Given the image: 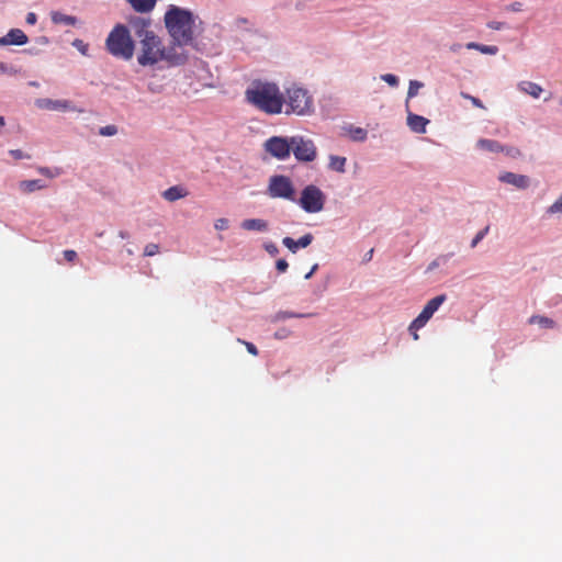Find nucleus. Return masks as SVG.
Masks as SVG:
<instances>
[{"instance_id": "nucleus-30", "label": "nucleus", "mask_w": 562, "mask_h": 562, "mask_svg": "<svg viewBox=\"0 0 562 562\" xmlns=\"http://www.w3.org/2000/svg\"><path fill=\"white\" fill-rule=\"evenodd\" d=\"M117 133L115 125H106L100 128L99 134L102 136H113Z\"/></svg>"}, {"instance_id": "nucleus-10", "label": "nucleus", "mask_w": 562, "mask_h": 562, "mask_svg": "<svg viewBox=\"0 0 562 562\" xmlns=\"http://www.w3.org/2000/svg\"><path fill=\"white\" fill-rule=\"evenodd\" d=\"M265 149L277 159L284 160L289 158L291 154V137L289 139L280 136L270 137L265 143Z\"/></svg>"}, {"instance_id": "nucleus-53", "label": "nucleus", "mask_w": 562, "mask_h": 562, "mask_svg": "<svg viewBox=\"0 0 562 562\" xmlns=\"http://www.w3.org/2000/svg\"><path fill=\"white\" fill-rule=\"evenodd\" d=\"M120 237L121 238H126L127 237V234L125 232H120Z\"/></svg>"}, {"instance_id": "nucleus-23", "label": "nucleus", "mask_w": 562, "mask_h": 562, "mask_svg": "<svg viewBox=\"0 0 562 562\" xmlns=\"http://www.w3.org/2000/svg\"><path fill=\"white\" fill-rule=\"evenodd\" d=\"M528 323L531 325L538 324L539 326H541L543 328H554L555 327V322L552 318H549V317L542 316V315H532L528 319Z\"/></svg>"}, {"instance_id": "nucleus-14", "label": "nucleus", "mask_w": 562, "mask_h": 562, "mask_svg": "<svg viewBox=\"0 0 562 562\" xmlns=\"http://www.w3.org/2000/svg\"><path fill=\"white\" fill-rule=\"evenodd\" d=\"M428 123H429L428 119H426L422 115H417V114L408 112L407 125L413 132L420 133V134L425 133L426 126Z\"/></svg>"}, {"instance_id": "nucleus-22", "label": "nucleus", "mask_w": 562, "mask_h": 562, "mask_svg": "<svg viewBox=\"0 0 562 562\" xmlns=\"http://www.w3.org/2000/svg\"><path fill=\"white\" fill-rule=\"evenodd\" d=\"M20 190L24 193H31L36 190L44 189L46 186L38 179L34 180H23L19 184Z\"/></svg>"}, {"instance_id": "nucleus-11", "label": "nucleus", "mask_w": 562, "mask_h": 562, "mask_svg": "<svg viewBox=\"0 0 562 562\" xmlns=\"http://www.w3.org/2000/svg\"><path fill=\"white\" fill-rule=\"evenodd\" d=\"M37 105L41 109L52 110V111H75V106L70 101L67 100H52V99H40L37 100Z\"/></svg>"}, {"instance_id": "nucleus-32", "label": "nucleus", "mask_w": 562, "mask_h": 562, "mask_svg": "<svg viewBox=\"0 0 562 562\" xmlns=\"http://www.w3.org/2000/svg\"><path fill=\"white\" fill-rule=\"evenodd\" d=\"M72 45L82 54V55H87L88 54V44H86L82 40H75L72 42Z\"/></svg>"}, {"instance_id": "nucleus-34", "label": "nucleus", "mask_w": 562, "mask_h": 562, "mask_svg": "<svg viewBox=\"0 0 562 562\" xmlns=\"http://www.w3.org/2000/svg\"><path fill=\"white\" fill-rule=\"evenodd\" d=\"M237 341L243 344L250 355L258 356V349H257V347L252 342L245 341V340H243L240 338H238Z\"/></svg>"}, {"instance_id": "nucleus-18", "label": "nucleus", "mask_w": 562, "mask_h": 562, "mask_svg": "<svg viewBox=\"0 0 562 562\" xmlns=\"http://www.w3.org/2000/svg\"><path fill=\"white\" fill-rule=\"evenodd\" d=\"M476 147L490 153H501L505 150V146H503L499 142L487 138L479 139L476 143Z\"/></svg>"}, {"instance_id": "nucleus-37", "label": "nucleus", "mask_w": 562, "mask_h": 562, "mask_svg": "<svg viewBox=\"0 0 562 562\" xmlns=\"http://www.w3.org/2000/svg\"><path fill=\"white\" fill-rule=\"evenodd\" d=\"M549 213H562V195L548 209Z\"/></svg>"}, {"instance_id": "nucleus-31", "label": "nucleus", "mask_w": 562, "mask_h": 562, "mask_svg": "<svg viewBox=\"0 0 562 562\" xmlns=\"http://www.w3.org/2000/svg\"><path fill=\"white\" fill-rule=\"evenodd\" d=\"M479 52H481L482 54L495 55L498 52V47L494 45L480 44Z\"/></svg>"}, {"instance_id": "nucleus-46", "label": "nucleus", "mask_w": 562, "mask_h": 562, "mask_svg": "<svg viewBox=\"0 0 562 562\" xmlns=\"http://www.w3.org/2000/svg\"><path fill=\"white\" fill-rule=\"evenodd\" d=\"M25 21L27 24L34 25L37 21V15L34 12H29Z\"/></svg>"}, {"instance_id": "nucleus-56", "label": "nucleus", "mask_w": 562, "mask_h": 562, "mask_svg": "<svg viewBox=\"0 0 562 562\" xmlns=\"http://www.w3.org/2000/svg\"><path fill=\"white\" fill-rule=\"evenodd\" d=\"M458 48H460V45H453V46L451 47V49H452V50H457Z\"/></svg>"}, {"instance_id": "nucleus-17", "label": "nucleus", "mask_w": 562, "mask_h": 562, "mask_svg": "<svg viewBox=\"0 0 562 562\" xmlns=\"http://www.w3.org/2000/svg\"><path fill=\"white\" fill-rule=\"evenodd\" d=\"M188 191L181 186H173L162 192V198L169 202H175L179 199L186 198Z\"/></svg>"}, {"instance_id": "nucleus-4", "label": "nucleus", "mask_w": 562, "mask_h": 562, "mask_svg": "<svg viewBox=\"0 0 562 562\" xmlns=\"http://www.w3.org/2000/svg\"><path fill=\"white\" fill-rule=\"evenodd\" d=\"M283 112L285 115L306 116L314 110V98L310 91L301 86L292 85L285 89Z\"/></svg>"}, {"instance_id": "nucleus-41", "label": "nucleus", "mask_w": 562, "mask_h": 562, "mask_svg": "<svg viewBox=\"0 0 562 562\" xmlns=\"http://www.w3.org/2000/svg\"><path fill=\"white\" fill-rule=\"evenodd\" d=\"M289 267V263L285 259H279L276 263V268L279 272H285Z\"/></svg>"}, {"instance_id": "nucleus-1", "label": "nucleus", "mask_w": 562, "mask_h": 562, "mask_svg": "<svg viewBox=\"0 0 562 562\" xmlns=\"http://www.w3.org/2000/svg\"><path fill=\"white\" fill-rule=\"evenodd\" d=\"M135 29V35L139 38L137 63L143 66H154L159 61H168L171 65H182L187 61V54L177 50L175 46L165 47L159 36L149 30L150 21L135 18L131 21Z\"/></svg>"}, {"instance_id": "nucleus-48", "label": "nucleus", "mask_w": 562, "mask_h": 562, "mask_svg": "<svg viewBox=\"0 0 562 562\" xmlns=\"http://www.w3.org/2000/svg\"><path fill=\"white\" fill-rule=\"evenodd\" d=\"M317 268H318V265H317V263H316V265H314V266L312 267V269H311V270L305 274V277H304V278H305V279H310V278L314 274V272L317 270Z\"/></svg>"}, {"instance_id": "nucleus-49", "label": "nucleus", "mask_w": 562, "mask_h": 562, "mask_svg": "<svg viewBox=\"0 0 562 562\" xmlns=\"http://www.w3.org/2000/svg\"><path fill=\"white\" fill-rule=\"evenodd\" d=\"M8 67L4 63L0 61V74L7 72Z\"/></svg>"}, {"instance_id": "nucleus-40", "label": "nucleus", "mask_w": 562, "mask_h": 562, "mask_svg": "<svg viewBox=\"0 0 562 562\" xmlns=\"http://www.w3.org/2000/svg\"><path fill=\"white\" fill-rule=\"evenodd\" d=\"M265 249L271 256H277L279 254V249H278L277 245L273 243L266 244Z\"/></svg>"}, {"instance_id": "nucleus-33", "label": "nucleus", "mask_w": 562, "mask_h": 562, "mask_svg": "<svg viewBox=\"0 0 562 562\" xmlns=\"http://www.w3.org/2000/svg\"><path fill=\"white\" fill-rule=\"evenodd\" d=\"M461 97L467 100H470L474 106L480 108V109H485V106L483 105V103L480 99H477L473 95H470L465 92H461Z\"/></svg>"}, {"instance_id": "nucleus-8", "label": "nucleus", "mask_w": 562, "mask_h": 562, "mask_svg": "<svg viewBox=\"0 0 562 562\" xmlns=\"http://www.w3.org/2000/svg\"><path fill=\"white\" fill-rule=\"evenodd\" d=\"M291 151L299 161L310 162L315 160L317 156V149L312 139L296 135L291 137Z\"/></svg>"}, {"instance_id": "nucleus-38", "label": "nucleus", "mask_w": 562, "mask_h": 562, "mask_svg": "<svg viewBox=\"0 0 562 562\" xmlns=\"http://www.w3.org/2000/svg\"><path fill=\"white\" fill-rule=\"evenodd\" d=\"M228 220L223 217L215 221L214 227L218 231H225L228 228Z\"/></svg>"}, {"instance_id": "nucleus-9", "label": "nucleus", "mask_w": 562, "mask_h": 562, "mask_svg": "<svg viewBox=\"0 0 562 562\" xmlns=\"http://www.w3.org/2000/svg\"><path fill=\"white\" fill-rule=\"evenodd\" d=\"M446 300V294H440L429 300L419 315L411 323L409 331L423 328Z\"/></svg>"}, {"instance_id": "nucleus-27", "label": "nucleus", "mask_w": 562, "mask_h": 562, "mask_svg": "<svg viewBox=\"0 0 562 562\" xmlns=\"http://www.w3.org/2000/svg\"><path fill=\"white\" fill-rule=\"evenodd\" d=\"M423 87V82H419L417 80H412L409 82L408 91H407V98H414L417 95L418 90Z\"/></svg>"}, {"instance_id": "nucleus-21", "label": "nucleus", "mask_w": 562, "mask_h": 562, "mask_svg": "<svg viewBox=\"0 0 562 562\" xmlns=\"http://www.w3.org/2000/svg\"><path fill=\"white\" fill-rule=\"evenodd\" d=\"M131 7L139 13H148L156 5V0H126Z\"/></svg>"}, {"instance_id": "nucleus-3", "label": "nucleus", "mask_w": 562, "mask_h": 562, "mask_svg": "<svg viewBox=\"0 0 562 562\" xmlns=\"http://www.w3.org/2000/svg\"><path fill=\"white\" fill-rule=\"evenodd\" d=\"M165 25L172 38V44L177 50H183L182 47L193 43L194 19L190 11L176 5H170L165 14Z\"/></svg>"}, {"instance_id": "nucleus-29", "label": "nucleus", "mask_w": 562, "mask_h": 562, "mask_svg": "<svg viewBox=\"0 0 562 562\" xmlns=\"http://www.w3.org/2000/svg\"><path fill=\"white\" fill-rule=\"evenodd\" d=\"M488 229H490V226H486L484 227L483 229H481L475 236L474 238L472 239L471 241V247L474 248L476 247V245L486 236V234L488 233Z\"/></svg>"}, {"instance_id": "nucleus-6", "label": "nucleus", "mask_w": 562, "mask_h": 562, "mask_svg": "<svg viewBox=\"0 0 562 562\" xmlns=\"http://www.w3.org/2000/svg\"><path fill=\"white\" fill-rule=\"evenodd\" d=\"M325 202V193L315 184L306 186L297 200V204L307 213H318L323 211Z\"/></svg>"}, {"instance_id": "nucleus-24", "label": "nucleus", "mask_w": 562, "mask_h": 562, "mask_svg": "<svg viewBox=\"0 0 562 562\" xmlns=\"http://www.w3.org/2000/svg\"><path fill=\"white\" fill-rule=\"evenodd\" d=\"M347 159L341 156H329V169L338 171V172H345V166H346Z\"/></svg>"}, {"instance_id": "nucleus-12", "label": "nucleus", "mask_w": 562, "mask_h": 562, "mask_svg": "<svg viewBox=\"0 0 562 562\" xmlns=\"http://www.w3.org/2000/svg\"><path fill=\"white\" fill-rule=\"evenodd\" d=\"M502 182L512 184L518 189H527L530 184V180L527 176L517 175L514 172H504L499 176Z\"/></svg>"}, {"instance_id": "nucleus-25", "label": "nucleus", "mask_w": 562, "mask_h": 562, "mask_svg": "<svg viewBox=\"0 0 562 562\" xmlns=\"http://www.w3.org/2000/svg\"><path fill=\"white\" fill-rule=\"evenodd\" d=\"M350 137L357 142H363L367 138L368 132L361 127H352L349 131Z\"/></svg>"}, {"instance_id": "nucleus-36", "label": "nucleus", "mask_w": 562, "mask_h": 562, "mask_svg": "<svg viewBox=\"0 0 562 562\" xmlns=\"http://www.w3.org/2000/svg\"><path fill=\"white\" fill-rule=\"evenodd\" d=\"M37 170L41 175L46 176L48 178H54L59 175L58 170L53 171L52 169H49L47 167H40Z\"/></svg>"}, {"instance_id": "nucleus-19", "label": "nucleus", "mask_w": 562, "mask_h": 562, "mask_svg": "<svg viewBox=\"0 0 562 562\" xmlns=\"http://www.w3.org/2000/svg\"><path fill=\"white\" fill-rule=\"evenodd\" d=\"M241 227L246 231L266 232L269 225L267 221L261 218H248L243 221Z\"/></svg>"}, {"instance_id": "nucleus-45", "label": "nucleus", "mask_w": 562, "mask_h": 562, "mask_svg": "<svg viewBox=\"0 0 562 562\" xmlns=\"http://www.w3.org/2000/svg\"><path fill=\"white\" fill-rule=\"evenodd\" d=\"M487 26L492 30H502L505 26V24L498 21H491L487 23Z\"/></svg>"}, {"instance_id": "nucleus-51", "label": "nucleus", "mask_w": 562, "mask_h": 562, "mask_svg": "<svg viewBox=\"0 0 562 562\" xmlns=\"http://www.w3.org/2000/svg\"><path fill=\"white\" fill-rule=\"evenodd\" d=\"M1 45H9V44H8V40H7V35H5V36H3V37H0V46H1Z\"/></svg>"}, {"instance_id": "nucleus-47", "label": "nucleus", "mask_w": 562, "mask_h": 562, "mask_svg": "<svg viewBox=\"0 0 562 562\" xmlns=\"http://www.w3.org/2000/svg\"><path fill=\"white\" fill-rule=\"evenodd\" d=\"M467 48L468 49H475V50H479L480 48V44L479 43H474V42H470L467 44Z\"/></svg>"}, {"instance_id": "nucleus-50", "label": "nucleus", "mask_w": 562, "mask_h": 562, "mask_svg": "<svg viewBox=\"0 0 562 562\" xmlns=\"http://www.w3.org/2000/svg\"><path fill=\"white\" fill-rule=\"evenodd\" d=\"M276 337L281 339V338H284L285 337V331L284 330H279L276 333Z\"/></svg>"}, {"instance_id": "nucleus-43", "label": "nucleus", "mask_w": 562, "mask_h": 562, "mask_svg": "<svg viewBox=\"0 0 562 562\" xmlns=\"http://www.w3.org/2000/svg\"><path fill=\"white\" fill-rule=\"evenodd\" d=\"M64 257L67 261L71 262L77 258V252L75 250L68 249L64 251Z\"/></svg>"}, {"instance_id": "nucleus-7", "label": "nucleus", "mask_w": 562, "mask_h": 562, "mask_svg": "<svg viewBox=\"0 0 562 562\" xmlns=\"http://www.w3.org/2000/svg\"><path fill=\"white\" fill-rule=\"evenodd\" d=\"M268 194L273 199L295 201V190L291 179L286 176H272L269 180Z\"/></svg>"}, {"instance_id": "nucleus-2", "label": "nucleus", "mask_w": 562, "mask_h": 562, "mask_svg": "<svg viewBox=\"0 0 562 562\" xmlns=\"http://www.w3.org/2000/svg\"><path fill=\"white\" fill-rule=\"evenodd\" d=\"M245 100L249 105L268 115L283 112L284 94L272 81L254 80L245 90Z\"/></svg>"}, {"instance_id": "nucleus-20", "label": "nucleus", "mask_w": 562, "mask_h": 562, "mask_svg": "<svg viewBox=\"0 0 562 562\" xmlns=\"http://www.w3.org/2000/svg\"><path fill=\"white\" fill-rule=\"evenodd\" d=\"M7 40L9 45H24L27 43L29 38L25 33L20 29H12L7 34Z\"/></svg>"}, {"instance_id": "nucleus-39", "label": "nucleus", "mask_w": 562, "mask_h": 562, "mask_svg": "<svg viewBox=\"0 0 562 562\" xmlns=\"http://www.w3.org/2000/svg\"><path fill=\"white\" fill-rule=\"evenodd\" d=\"M9 153H10V155H11L14 159H16V160H19V159H24V158H26V159H29V158H30V156H29V155L24 154V153H23L22 150H20V149H11Z\"/></svg>"}, {"instance_id": "nucleus-42", "label": "nucleus", "mask_w": 562, "mask_h": 562, "mask_svg": "<svg viewBox=\"0 0 562 562\" xmlns=\"http://www.w3.org/2000/svg\"><path fill=\"white\" fill-rule=\"evenodd\" d=\"M507 10L512 11V12H520L522 11V3L521 2H513L510 3L508 7H507Z\"/></svg>"}, {"instance_id": "nucleus-52", "label": "nucleus", "mask_w": 562, "mask_h": 562, "mask_svg": "<svg viewBox=\"0 0 562 562\" xmlns=\"http://www.w3.org/2000/svg\"><path fill=\"white\" fill-rule=\"evenodd\" d=\"M411 334H412V336H413V338H414L415 340H417V339L419 338V336H418V334H417V330H413V331H411Z\"/></svg>"}, {"instance_id": "nucleus-28", "label": "nucleus", "mask_w": 562, "mask_h": 562, "mask_svg": "<svg viewBox=\"0 0 562 562\" xmlns=\"http://www.w3.org/2000/svg\"><path fill=\"white\" fill-rule=\"evenodd\" d=\"M159 252V245L149 243L144 248V256L153 257Z\"/></svg>"}, {"instance_id": "nucleus-44", "label": "nucleus", "mask_w": 562, "mask_h": 562, "mask_svg": "<svg viewBox=\"0 0 562 562\" xmlns=\"http://www.w3.org/2000/svg\"><path fill=\"white\" fill-rule=\"evenodd\" d=\"M503 153H505L506 155L512 156V157H516V156L520 155L519 149H517L515 147H506L505 146V150Z\"/></svg>"}, {"instance_id": "nucleus-54", "label": "nucleus", "mask_w": 562, "mask_h": 562, "mask_svg": "<svg viewBox=\"0 0 562 562\" xmlns=\"http://www.w3.org/2000/svg\"><path fill=\"white\" fill-rule=\"evenodd\" d=\"M4 117L3 116H0V126H3L4 125Z\"/></svg>"}, {"instance_id": "nucleus-26", "label": "nucleus", "mask_w": 562, "mask_h": 562, "mask_svg": "<svg viewBox=\"0 0 562 562\" xmlns=\"http://www.w3.org/2000/svg\"><path fill=\"white\" fill-rule=\"evenodd\" d=\"M312 314H301V313H293V312H279L276 315V321L286 319V318H303V317H310Z\"/></svg>"}, {"instance_id": "nucleus-55", "label": "nucleus", "mask_w": 562, "mask_h": 562, "mask_svg": "<svg viewBox=\"0 0 562 562\" xmlns=\"http://www.w3.org/2000/svg\"><path fill=\"white\" fill-rule=\"evenodd\" d=\"M437 266H438V263H437L436 261H434V262L430 265V267H429V268H430V269H432V268H435V267H437Z\"/></svg>"}, {"instance_id": "nucleus-13", "label": "nucleus", "mask_w": 562, "mask_h": 562, "mask_svg": "<svg viewBox=\"0 0 562 562\" xmlns=\"http://www.w3.org/2000/svg\"><path fill=\"white\" fill-rule=\"evenodd\" d=\"M312 240H313V235L308 233V234H305L304 236H302L301 238H299L297 240H294L291 237H284L282 240V244L290 251L296 252L300 247L305 248V247L310 246Z\"/></svg>"}, {"instance_id": "nucleus-35", "label": "nucleus", "mask_w": 562, "mask_h": 562, "mask_svg": "<svg viewBox=\"0 0 562 562\" xmlns=\"http://www.w3.org/2000/svg\"><path fill=\"white\" fill-rule=\"evenodd\" d=\"M381 79L383 81H385L386 83H389L390 86H393V87L397 86V83H398L397 77L395 75H392V74L382 75Z\"/></svg>"}, {"instance_id": "nucleus-15", "label": "nucleus", "mask_w": 562, "mask_h": 562, "mask_svg": "<svg viewBox=\"0 0 562 562\" xmlns=\"http://www.w3.org/2000/svg\"><path fill=\"white\" fill-rule=\"evenodd\" d=\"M50 20L54 24H63L68 26H75L78 23V19L74 15L65 14L60 11H52L50 12Z\"/></svg>"}, {"instance_id": "nucleus-5", "label": "nucleus", "mask_w": 562, "mask_h": 562, "mask_svg": "<svg viewBox=\"0 0 562 562\" xmlns=\"http://www.w3.org/2000/svg\"><path fill=\"white\" fill-rule=\"evenodd\" d=\"M105 46L112 56L124 60L132 59L135 50V44L130 31L123 24H117L113 27L106 37Z\"/></svg>"}, {"instance_id": "nucleus-16", "label": "nucleus", "mask_w": 562, "mask_h": 562, "mask_svg": "<svg viewBox=\"0 0 562 562\" xmlns=\"http://www.w3.org/2000/svg\"><path fill=\"white\" fill-rule=\"evenodd\" d=\"M518 89L535 99H538L543 91V89L538 83L528 80L520 81L518 83Z\"/></svg>"}]
</instances>
